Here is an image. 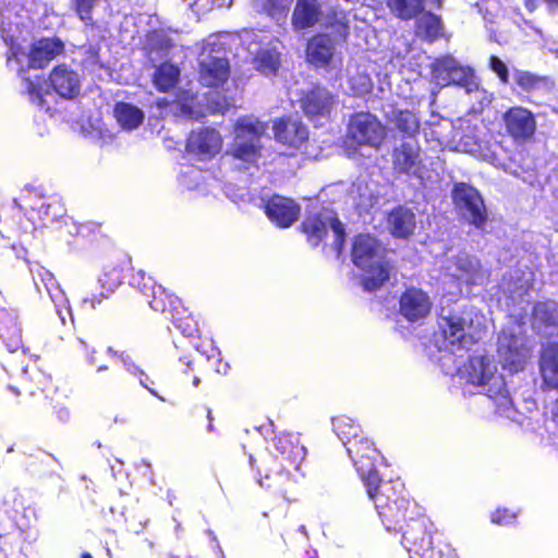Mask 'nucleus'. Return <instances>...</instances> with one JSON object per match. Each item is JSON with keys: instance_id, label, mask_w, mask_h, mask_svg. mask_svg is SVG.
<instances>
[{"instance_id": "680f3d73", "label": "nucleus", "mask_w": 558, "mask_h": 558, "mask_svg": "<svg viewBox=\"0 0 558 558\" xmlns=\"http://www.w3.org/2000/svg\"><path fill=\"white\" fill-rule=\"evenodd\" d=\"M199 379L197 377L193 378V385L196 387L198 385Z\"/></svg>"}, {"instance_id": "cd10ccee", "label": "nucleus", "mask_w": 558, "mask_h": 558, "mask_svg": "<svg viewBox=\"0 0 558 558\" xmlns=\"http://www.w3.org/2000/svg\"><path fill=\"white\" fill-rule=\"evenodd\" d=\"M538 367L543 387L558 391V342H548L542 348Z\"/></svg>"}, {"instance_id": "2f4dec72", "label": "nucleus", "mask_w": 558, "mask_h": 558, "mask_svg": "<svg viewBox=\"0 0 558 558\" xmlns=\"http://www.w3.org/2000/svg\"><path fill=\"white\" fill-rule=\"evenodd\" d=\"M32 228L31 221H28V215L25 210L14 207V210L7 215L1 222L0 233L2 238L15 239L22 234L27 233Z\"/></svg>"}, {"instance_id": "423d86ee", "label": "nucleus", "mask_w": 558, "mask_h": 558, "mask_svg": "<svg viewBox=\"0 0 558 558\" xmlns=\"http://www.w3.org/2000/svg\"><path fill=\"white\" fill-rule=\"evenodd\" d=\"M16 208L25 210L32 228L46 225V221L57 220L63 211L59 201H48V195L43 184H25L19 195L13 198Z\"/></svg>"}, {"instance_id": "052dcab7", "label": "nucleus", "mask_w": 558, "mask_h": 558, "mask_svg": "<svg viewBox=\"0 0 558 558\" xmlns=\"http://www.w3.org/2000/svg\"><path fill=\"white\" fill-rule=\"evenodd\" d=\"M81 558H93V556L89 553H83Z\"/></svg>"}, {"instance_id": "864d4df0", "label": "nucleus", "mask_w": 558, "mask_h": 558, "mask_svg": "<svg viewBox=\"0 0 558 558\" xmlns=\"http://www.w3.org/2000/svg\"><path fill=\"white\" fill-rule=\"evenodd\" d=\"M23 54V49L17 44H12L8 53H7V64L9 65L11 61L21 62L20 57Z\"/></svg>"}, {"instance_id": "9d476101", "label": "nucleus", "mask_w": 558, "mask_h": 558, "mask_svg": "<svg viewBox=\"0 0 558 558\" xmlns=\"http://www.w3.org/2000/svg\"><path fill=\"white\" fill-rule=\"evenodd\" d=\"M451 199L457 213L470 225L483 228L488 213L483 196L473 185L456 182L451 190Z\"/></svg>"}, {"instance_id": "5701e85b", "label": "nucleus", "mask_w": 558, "mask_h": 558, "mask_svg": "<svg viewBox=\"0 0 558 558\" xmlns=\"http://www.w3.org/2000/svg\"><path fill=\"white\" fill-rule=\"evenodd\" d=\"M64 50V43L59 37H41L29 46L27 68L43 70L57 57L63 54Z\"/></svg>"}, {"instance_id": "9b49d317", "label": "nucleus", "mask_w": 558, "mask_h": 558, "mask_svg": "<svg viewBox=\"0 0 558 558\" xmlns=\"http://www.w3.org/2000/svg\"><path fill=\"white\" fill-rule=\"evenodd\" d=\"M460 377L473 386L487 387L486 395L495 398L506 391L501 375L496 374V367L485 356H470L459 369Z\"/></svg>"}, {"instance_id": "dca6fc26", "label": "nucleus", "mask_w": 558, "mask_h": 558, "mask_svg": "<svg viewBox=\"0 0 558 558\" xmlns=\"http://www.w3.org/2000/svg\"><path fill=\"white\" fill-rule=\"evenodd\" d=\"M223 147L220 132L213 126H199L192 130L185 140V151L198 161L215 158Z\"/></svg>"}, {"instance_id": "7c9ffc66", "label": "nucleus", "mask_w": 558, "mask_h": 558, "mask_svg": "<svg viewBox=\"0 0 558 558\" xmlns=\"http://www.w3.org/2000/svg\"><path fill=\"white\" fill-rule=\"evenodd\" d=\"M322 15L318 0H296L291 22L295 29H306L315 26Z\"/></svg>"}, {"instance_id": "2eb2a0df", "label": "nucleus", "mask_w": 558, "mask_h": 558, "mask_svg": "<svg viewBox=\"0 0 558 558\" xmlns=\"http://www.w3.org/2000/svg\"><path fill=\"white\" fill-rule=\"evenodd\" d=\"M390 156L395 174L422 178L425 163L422 147L416 140H404L395 145Z\"/></svg>"}, {"instance_id": "603ef678", "label": "nucleus", "mask_w": 558, "mask_h": 558, "mask_svg": "<svg viewBox=\"0 0 558 558\" xmlns=\"http://www.w3.org/2000/svg\"><path fill=\"white\" fill-rule=\"evenodd\" d=\"M423 558H458L456 551L450 546H445V549L438 547L436 550L424 556Z\"/></svg>"}, {"instance_id": "c85d7f7f", "label": "nucleus", "mask_w": 558, "mask_h": 558, "mask_svg": "<svg viewBox=\"0 0 558 558\" xmlns=\"http://www.w3.org/2000/svg\"><path fill=\"white\" fill-rule=\"evenodd\" d=\"M498 353L502 359L504 365L511 372L522 371L526 363L527 348L522 339L510 335L499 344Z\"/></svg>"}, {"instance_id": "f704fd0d", "label": "nucleus", "mask_w": 558, "mask_h": 558, "mask_svg": "<svg viewBox=\"0 0 558 558\" xmlns=\"http://www.w3.org/2000/svg\"><path fill=\"white\" fill-rule=\"evenodd\" d=\"M181 71L177 64L161 62L154 71L153 84L159 93L172 90L180 81Z\"/></svg>"}, {"instance_id": "de8ad7c7", "label": "nucleus", "mask_w": 558, "mask_h": 558, "mask_svg": "<svg viewBox=\"0 0 558 558\" xmlns=\"http://www.w3.org/2000/svg\"><path fill=\"white\" fill-rule=\"evenodd\" d=\"M517 84L525 92H531L536 89L542 78L529 72H520L515 75Z\"/></svg>"}, {"instance_id": "a18cd8bd", "label": "nucleus", "mask_w": 558, "mask_h": 558, "mask_svg": "<svg viewBox=\"0 0 558 558\" xmlns=\"http://www.w3.org/2000/svg\"><path fill=\"white\" fill-rule=\"evenodd\" d=\"M99 0H71L72 9L86 25H93V10Z\"/></svg>"}, {"instance_id": "4c0bfd02", "label": "nucleus", "mask_w": 558, "mask_h": 558, "mask_svg": "<svg viewBox=\"0 0 558 558\" xmlns=\"http://www.w3.org/2000/svg\"><path fill=\"white\" fill-rule=\"evenodd\" d=\"M25 71L22 66L19 70V75L22 76L24 84L23 94L27 96L32 104L41 108L46 105L45 95L50 93V90H44L46 80L43 75H35L34 77L22 75Z\"/></svg>"}, {"instance_id": "f8f14e48", "label": "nucleus", "mask_w": 558, "mask_h": 558, "mask_svg": "<svg viewBox=\"0 0 558 558\" xmlns=\"http://www.w3.org/2000/svg\"><path fill=\"white\" fill-rule=\"evenodd\" d=\"M60 379H53L51 375L46 374L38 367L25 369L22 375L19 386H10L9 389L16 396H37L43 395L50 402L54 401L60 392ZM61 398L66 399L68 393L65 389L60 393Z\"/></svg>"}, {"instance_id": "4be33fe9", "label": "nucleus", "mask_w": 558, "mask_h": 558, "mask_svg": "<svg viewBox=\"0 0 558 558\" xmlns=\"http://www.w3.org/2000/svg\"><path fill=\"white\" fill-rule=\"evenodd\" d=\"M47 82L51 92L64 100H72L81 93L82 84L78 73L64 62L51 69Z\"/></svg>"}, {"instance_id": "3c124183", "label": "nucleus", "mask_w": 558, "mask_h": 558, "mask_svg": "<svg viewBox=\"0 0 558 558\" xmlns=\"http://www.w3.org/2000/svg\"><path fill=\"white\" fill-rule=\"evenodd\" d=\"M58 397H59V395L57 397H54V401L51 402V408H52L53 414L56 415L57 420L60 423H68L70 421L71 413H70L68 407H65L64 404H62L60 402Z\"/></svg>"}, {"instance_id": "a211bd4d", "label": "nucleus", "mask_w": 558, "mask_h": 558, "mask_svg": "<svg viewBox=\"0 0 558 558\" xmlns=\"http://www.w3.org/2000/svg\"><path fill=\"white\" fill-rule=\"evenodd\" d=\"M299 102L303 113L310 120H315L330 116L336 97L326 87L314 84L302 93Z\"/></svg>"}, {"instance_id": "69168bd1", "label": "nucleus", "mask_w": 558, "mask_h": 558, "mask_svg": "<svg viewBox=\"0 0 558 558\" xmlns=\"http://www.w3.org/2000/svg\"><path fill=\"white\" fill-rule=\"evenodd\" d=\"M545 2L549 5H554L550 0H545Z\"/></svg>"}, {"instance_id": "393cba45", "label": "nucleus", "mask_w": 558, "mask_h": 558, "mask_svg": "<svg viewBox=\"0 0 558 558\" xmlns=\"http://www.w3.org/2000/svg\"><path fill=\"white\" fill-rule=\"evenodd\" d=\"M35 282L38 290H40V284L44 287L54 304L56 314L59 316L61 323L65 324L66 317H71V308L69 300L53 274L45 268H40L36 271Z\"/></svg>"}, {"instance_id": "e2e57ef3", "label": "nucleus", "mask_w": 558, "mask_h": 558, "mask_svg": "<svg viewBox=\"0 0 558 558\" xmlns=\"http://www.w3.org/2000/svg\"><path fill=\"white\" fill-rule=\"evenodd\" d=\"M108 367L107 366H97V371H104V369H107Z\"/></svg>"}, {"instance_id": "6e6d98bb", "label": "nucleus", "mask_w": 558, "mask_h": 558, "mask_svg": "<svg viewBox=\"0 0 558 558\" xmlns=\"http://www.w3.org/2000/svg\"><path fill=\"white\" fill-rule=\"evenodd\" d=\"M206 417L208 420V424H207V430L208 432H214L215 430V427L213 425V421H214V415H213V412L210 409H206Z\"/></svg>"}, {"instance_id": "bf43d9fd", "label": "nucleus", "mask_w": 558, "mask_h": 558, "mask_svg": "<svg viewBox=\"0 0 558 558\" xmlns=\"http://www.w3.org/2000/svg\"><path fill=\"white\" fill-rule=\"evenodd\" d=\"M432 3L437 8H441L442 7V3H444V0H430Z\"/></svg>"}, {"instance_id": "f03ea898", "label": "nucleus", "mask_w": 558, "mask_h": 558, "mask_svg": "<svg viewBox=\"0 0 558 558\" xmlns=\"http://www.w3.org/2000/svg\"><path fill=\"white\" fill-rule=\"evenodd\" d=\"M274 442L276 452L251 456L250 463L255 469L260 486L274 489L287 500H292L290 488L296 482L295 476L305 460L306 448L293 434H280L275 437Z\"/></svg>"}, {"instance_id": "ea45409f", "label": "nucleus", "mask_w": 558, "mask_h": 558, "mask_svg": "<svg viewBox=\"0 0 558 558\" xmlns=\"http://www.w3.org/2000/svg\"><path fill=\"white\" fill-rule=\"evenodd\" d=\"M395 128L409 140H414L421 130V121L417 114L408 109L397 110L393 113Z\"/></svg>"}, {"instance_id": "b1692460", "label": "nucleus", "mask_w": 558, "mask_h": 558, "mask_svg": "<svg viewBox=\"0 0 558 558\" xmlns=\"http://www.w3.org/2000/svg\"><path fill=\"white\" fill-rule=\"evenodd\" d=\"M0 338L10 352L23 348V333L14 308L0 294Z\"/></svg>"}, {"instance_id": "49530a36", "label": "nucleus", "mask_w": 558, "mask_h": 558, "mask_svg": "<svg viewBox=\"0 0 558 558\" xmlns=\"http://www.w3.org/2000/svg\"><path fill=\"white\" fill-rule=\"evenodd\" d=\"M130 284L136 288L147 298L151 295L153 289L159 286L156 284L151 277L146 276V274L143 270H136L132 274Z\"/></svg>"}, {"instance_id": "6e6552de", "label": "nucleus", "mask_w": 558, "mask_h": 558, "mask_svg": "<svg viewBox=\"0 0 558 558\" xmlns=\"http://www.w3.org/2000/svg\"><path fill=\"white\" fill-rule=\"evenodd\" d=\"M299 228L313 247L318 246L326 239L328 230L331 229L335 235L333 250L338 256L342 254L347 234L344 226L337 215L328 216L323 211L308 214Z\"/></svg>"}, {"instance_id": "09e8293b", "label": "nucleus", "mask_w": 558, "mask_h": 558, "mask_svg": "<svg viewBox=\"0 0 558 558\" xmlns=\"http://www.w3.org/2000/svg\"><path fill=\"white\" fill-rule=\"evenodd\" d=\"M489 66L497 74L502 83H507L509 78V72L507 65L497 56L489 57Z\"/></svg>"}, {"instance_id": "e433bc0d", "label": "nucleus", "mask_w": 558, "mask_h": 558, "mask_svg": "<svg viewBox=\"0 0 558 558\" xmlns=\"http://www.w3.org/2000/svg\"><path fill=\"white\" fill-rule=\"evenodd\" d=\"M332 427L345 447L353 441L360 440L361 437H366L362 426L354 418L347 415L333 417Z\"/></svg>"}, {"instance_id": "37998d69", "label": "nucleus", "mask_w": 558, "mask_h": 558, "mask_svg": "<svg viewBox=\"0 0 558 558\" xmlns=\"http://www.w3.org/2000/svg\"><path fill=\"white\" fill-rule=\"evenodd\" d=\"M108 352L111 353L113 357H116L118 361H120L128 372L138 377L140 383L143 387H145L153 396L159 398L160 400L165 401V398L160 397L155 389L149 387L146 384V380H148V376L145 374L144 369L137 364V362L134 360V357L126 351L118 352L111 348L108 349Z\"/></svg>"}, {"instance_id": "7ed1b4c3", "label": "nucleus", "mask_w": 558, "mask_h": 558, "mask_svg": "<svg viewBox=\"0 0 558 558\" xmlns=\"http://www.w3.org/2000/svg\"><path fill=\"white\" fill-rule=\"evenodd\" d=\"M385 248L369 233H359L353 238L351 259L354 266L365 271L361 280L364 291L375 292L390 279L392 264L384 256Z\"/></svg>"}, {"instance_id": "412c9836", "label": "nucleus", "mask_w": 558, "mask_h": 558, "mask_svg": "<svg viewBox=\"0 0 558 558\" xmlns=\"http://www.w3.org/2000/svg\"><path fill=\"white\" fill-rule=\"evenodd\" d=\"M271 129L275 140L287 147L301 148L308 142L307 126L292 116L276 118Z\"/></svg>"}, {"instance_id": "6ab92c4d", "label": "nucleus", "mask_w": 558, "mask_h": 558, "mask_svg": "<svg viewBox=\"0 0 558 558\" xmlns=\"http://www.w3.org/2000/svg\"><path fill=\"white\" fill-rule=\"evenodd\" d=\"M263 209L270 222L280 229L291 227L301 214V207L294 199L278 194L265 199Z\"/></svg>"}, {"instance_id": "a19ab883", "label": "nucleus", "mask_w": 558, "mask_h": 558, "mask_svg": "<svg viewBox=\"0 0 558 558\" xmlns=\"http://www.w3.org/2000/svg\"><path fill=\"white\" fill-rule=\"evenodd\" d=\"M442 337L450 344H462L465 333V320L464 318L456 315L441 317L439 324Z\"/></svg>"}, {"instance_id": "79ce46f5", "label": "nucleus", "mask_w": 558, "mask_h": 558, "mask_svg": "<svg viewBox=\"0 0 558 558\" xmlns=\"http://www.w3.org/2000/svg\"><path fill=\"white\" fill-rule=\"evenodd\" d=\"M255 69L263 75H276L281 65V56L275 49H262L253 58Z\"/></svg>"}, {"instance_id": "a878e982", "label": "nucleus", "mask_w": 558, "mask_h": 558, "mask_svg": "<svg viewBox=\"0 0 558 558\" xmlns=\"http://www.w3.org/2000/svg\"><path fill=\"white\" fill-rule=\"evenodd\" d=\"M230 64L226 57L208 56L199 61L198 81L206 87L222 86L229 78Z\"/></svg>"}, {"instance_id": "13d9d810", "label": "nucleus", "mask_w": 558, "mask_h": 558, "mask_svg": "<svg viewBox=\"0 0 558 558\" xmlns=\"http://www.w3.org/2000/svg\"><path fill=\"white\" fill-rule=\"evenodd\" d=\"M168 105H169V101L167 99H165V98L157 100V106L160 107V108L161 107H167Z\"/></svg>"}, {"instance_id": "c9c22d12", "label": "nucleus", "mask_w": 558, "mask_h": 558, "mask_svg": "<svg viewBox=\"0 0 558 558\" xmlns=\"http://www.w3.org/2000/svg\"><path fill=\"white\" fill-rule=\"evenodd\" d=\"M324 27L327 29L326 33L330 34L331 40L336 45L343 46L348 43L350 37V23L344 13L337 11L329 12Z\"/></svg>"}, {"instance_id": "473e14b6", "label": "nucleus", "mask_w": 558, "mask_h": 558, "mask_svg": "<svg viewBox=\"0 0 558 558\" xmlns=\"http://www.w3.org/2000/svg\"><path fill=\"white\" fill-rule=\"evenodd\" d=\"M131 264V257L125 256L124 262L120 265L108 264L104 266L98 282L101 288V295L108 298L123 283L124 266Z\"/></svg>"}, {"instance_id": "bb28decb", "label": "nucleus", "mask_w": 558, "mask_h": 558, "mask_svg": "<svg viewBox=\"0 0 558 558\" xmlns=\"http://www.w3.org/2000/svg\"><path fill=\"white\" fill-rule=\"evenodd\" d=\"M414 20L413 33L421 41L433 44L445 36V23L440 15L423 9Z\"/></svg>"}, {"instance_id": "c03bdc74", "label": "nucleus", "mask_w": 558, "mask_h": 558, "mask_svg": "<svg viewBox=\"0 0 558 558\" xmlns=\"http://www.w3.org/2000/svg\"><path fill=\"white\" fill-rule=\"evenodd\" d=\"M533 315L535 319L547 327L558 325V308L554 301L537 302L533 307Z\"/></svg>"}, {"instance_id": "39448f33", "label": "nucleus", "mask_w": 558, "mask_h": 558, "mask_svg": "<svg viewBox=\"0 0 558 558\" xmlns=\"http://www.w3.org/2000/svg\"><path fill=\"white\" fill-rule=\"evenodd\" d=\"M266 132L265 123L240 118L234 124V138L228 154L243 162L245 169L256 167L262 156V136Z\"/></svg>"}, {"instance_id": "72a5a7b5", "label": "nucleus", "mask_w": 558, "mask_h": 558, "mask_svg": "<svg viewBox=\"0 0 558 558\" xmlns=\"http://www.w3.org/2000/svg\"><path fill=\"white\" fill-rule=\"evenodd\" d=\"M113 117L122 129L133 131L142 125L145 114L133 104L118 101L113 106Z\"/></svg>"}, {"instance_id": "f3484780", "label": "nucleus", "mask_w": 558, "mask_h": 558, "mask_svg": "<svg viewBox=\"0 0 558 558\" xmlns=\"http://www.w3.org/2000/svg\"><path fill=\"white\" fill-rule=\"evenodd\" d=\"M337 48L330 34L316 33L306 41L305 60L315 69H331L336 60L341 61Z\"/></svg>"}, {"instance_id": "4d7b16f0", "label": "nucleus", "mask_w": 558, "mask_h": 558, "mask_svg": "<svg viewBox=\"0 0 558 558\" xmlns=\"http://www.w3.org/2000/svg\"><path fill=\"white\" fill-rule=\"evenodd\" d=\"M296 532H299L301 534L300 542L302 544H306L308 542V534L306 532L305 526L304 525H300Z\"/></svg>"}, {"instance_id": "ddd939ff", "label": "nucleus", "mask_w": 558, "mask_h": 558, "mask_svg": "<svg viewBox=\"0 0 558 558\" xmlns=\"http://www.w3.org/2000/svg\"><path fill=\"white\" fill-rule=\"evenodd\" d=\"M505 135L517 145H524L533 141L537 122L534 113L522 106L508 108L501 116Z\"/></svg>"}, {"instance_id": "c756f323", "label": "nucleus", "mask_w": 558, "mask_h": 558, "mask_svg": "<svg viewBox=\"0 0 558 558\" xmlns=\"http://www.w3.org/2000/svg\"><path fill=\"white\" fill-rule=\"evenodd\" d=\"M415 215L404 205L393 207L387 215V227L390 234L397 239H408L414 233Z\"/></svg>"}, {"instance_id": "20e7f679", "label": "nucleus", "mask_w": 558, "mask_h": 558, "mask_svg": "<svg viewBox=\"0 0 558 558\" xmlns=\"http://www.w3.org/2000/svg\"><path fill=\"white\" fill-rule=\"evenodd\" d=\"M150 308L165 315L187 338L198 337V323L183 301L162 286L153 289Z\"/></svg>"}, {"instance_id": "0e129e2a", "label": "nucleus", "mask_w": 558, "mask_h": 558, "mask_svg": "<svg viewBox=\"0 0 558 558\" xmlns=\"http://www.w3.org/2000/svg\"><path fill=\"white\" fill-rule=\"evenodd\" d=\"M554 5H558V0H550Z\"/></svg>"}, {"instance_id": "0eeeda50", "label": "nucleus", "mask_w": 558, "mask_h": 558, "mask_svg": "<svg viewBox=\"0 0 558 558\" xmlns=\"http://www.w3.org/2000/svg\"><path fill=\"white\" fill-rule=\"evenodd\" d=\"M345 448L365 492H373L383 481L377 470V463L383 459L381 452L368 437H361Z\"/></svg>"}, {"instance_id": "aec40b11", "label": "nucleus", "mask_w": 558, "mask_h": 558, "mask_svg": "<svg viewBox=\"0 0 558 558\" xmlns=\"http://www.w3.org/2000/svg\"><path fill=\"white\" fill-rule=\"evenodd\" d=\"M432 307L429 295L420 288L407 287L399 296V313L409 323L426 318Z\"/></svg>"}, {"instance_id": "4468645a", "label": "nucleus", "mask_w": 558, "mask_h": 558, "mask_svg": "<svg viewBox=\"0 0 558 558\" xmlns=\"http://www.w3.org/2000/svg\"><path fill=\"white\" fill-rule=\"evenodd\" d=\"M430 75L433 82L441 87L454 85L470 90L474 85L473 70L461 65L449 54L441 56L432 63Z\"/></svg>"}, {"instance_id": "1a4fd4ad", "label": "nucleus", "mask_w": 558, "mask_h": 558, "mask_svg": "<svg viewBox=\"0 0 558 558\" xmlns=\"http://www.w3.org/2000/svg\"><path fill=\"white\" fill-rule=\"evenodd\" d=\"M386 136V128L377 116L368 111H359L350 116L345 137L355 147L379 149Z\"/></svg>"}, {"instance_id": "5fc2aeb1", "label": "nucleus", "mask_w": 558, "mask_h": 558, "mask_svg": "<svg viewBox=\"0 0 558 558\" xmlns=\"http://www.w3.org/2000/svg\"><path fill=\"white\" fill-rule=\"evenodd\" d=\"M510 513L506 509H497L492 513V521L497 524H502L509 521Z\"/></svg>"}, {"instance_id": "f257e3e1", "label": "nucleus", "mask_w": 558, "mask_h": 558, "mask_svg": "<svg viewBox=\"0 0 558 558\" xmlns=\"http://www.w3.org/2000/svg\"><path fill=\"white\" fill-rule=\"evenodd\" d=\"M366 494L385 527L402 534V543L410 558H423L436 550L432 536L433 522L402 482L381 481L373 492Z\"/></svg>"}, {"instance_id": "8fccbe9b", "label": "nucleus", "mask_w": 558, "mask_h": 558, "mask_svg": "<svg viewBox=\"0 0 558 558\" xmlns=\"http://www.w3.org/2000/svg\"><path fill=\"white\" fill-rule=\"evenodd\" d=\"M265 9L271 16L286 14L289 10V5L286 0H266Z\"/></svg>"}, {"instance_id": "58836bf2", "label": "nucleus", "mask_w": 558, "mask_h": 558, "mask_svg": "<svg viewBox=\"0 0 558 558\" xmlns=\"http://www.w3.org/2000/svg\"><path fill=\"white\" fill-rule=\"evenodd\" d=\"M386 4L395 17L408 22L423 12L425 0H386Z\"/></svg>"}]
</instances>
